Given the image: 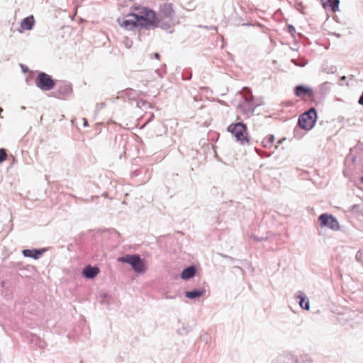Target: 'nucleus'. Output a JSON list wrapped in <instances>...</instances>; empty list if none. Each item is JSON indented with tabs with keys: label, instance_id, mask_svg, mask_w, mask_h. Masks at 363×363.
Returning <instances> with one entry per match:
<instances>
[{
	"label": "nucleus",
	"instance_id": "16",
	"mask_svg": "<svg viewBox=\"0 0 363 363\" xmlns=\"http://www.w3.org/2000/svg\"><path fill=\"white\" fill-rule=\"evenodd\" d=\"M206 293L204 289H196L191 291H186L185 296L190 299H195L203 296Z\"/></svg>",
	"mask_w": 363,
	"mask_h": 363
},
{
	"label": "nucleus",
	"instance_id": "12",
	"mask_svg": "<svg viewBox=\"0 0 363 363\" xmlns=\"http://www.w3.org/2000/svg\"><path fill=\"white\" fill-rule=\"evenodd\" d=\"M45 252V249H26L22 251V254L26 257H30L34 259H38L43 253Z\"/></svg>",
	"mask_w": 363,
	"mask_h": 363
},
{
	"label": "nucleus",
	"instance_id": "21",
	"mask_svg": "<svg viewBox=\"0 0 363 363\" xmlns=\"http://www.w3.org/2000/svg\"><path fill=\"white\" fill-rule=\"evenodd\" d=\"M289 31L293 34L295 32V28L292 26H289Z\"/></svg>",
	"mask_w": 363,
	"mask_h": 363
},
{
	"label": "nucleus",
	"instance_id": "13",
	"mask_svg": "<svg viewBox=\"0 0 363 363\" xmlns=\"http://www.w3.org/2000/svg\"><path fill=\"white\" fill-rule=\"evenodd\" d=\"M160 12L164 18H172L174 13L172 4L169 3L163 4L160 6Z\"/></svg>",
	"mask_w": 363,
	"mask_h": 363
},
{
	"label": "nucleus",
	"instance_id": "23",
	"mask_svg": "<svg viewBox=\"0 0 363 363\" xmlns=\"http://www.w3.org/2000/svg\"><path fill=\"white\" fill-rule=\"evenodd\" d=\"M350 160H351V161H354V158H353V157H351V158L347 157V158L346 159V162H348V161H349Z\"/></svg>",
	"mask_w": 363,
	"mask_h": 363
},
{
	"label": "nucleus",
	"instance_id": "18",
	"mask_svg": "<svg viewBox=\"0 0 363 363\" xmlns=\"http://www.w3.org/2000/svg\"><path fill=\"white\" fill-rule=\"evenodd\" d=\"M7 152L4 148H0V164L7 160Z\"/></svg>",
	"mask_w": 363,
	"mask_h": 363
},
{
	"label": "nucleus",
	"instance_id": "19",
	"mask_svg": "<svg viewBox=\"0 0 363 363\" xmlns=\"http://www.w3.org/2000/svg\"><path fill=\"white\" fill-rule=\"evenodd\" d=\"M125 46L128 48H131L133 43H132L131 40H129L128 39H126V40L125 42Z\"/></svg>",
	"mask_w": 363,
	"mask_h": 363
},
{
	"label": "nucleus",
	"instance_id": "3",
	"mask_svg": "<svg viewBox=\"0 0 363 363\" xmlns=\"http://www.w3.org/2000/svg\"><path fill=\"white\" fill-rule=\"evenodd\" d=\"M228 130L241 145L249 144V134L247 126L244 123H237L231 124L228 126Z\"/></svg>",
	"mask_w": 363,
	"mask_h": 363
},
{
	"label": "nucleus",
	"instance_id": "2",
	"mask_svg": "<svg viewBox=\"0 0 363 363\" xmlns=\"http://www.w3.org/2000/svg\"><path fill=\"white\" fill-rule=\"evenodd\" d=\"M118 261L127 263L131 266L133 270L138 274H144L147 271L145 260L138 255H126L118 258Z\"/></svg>",
	"mask_w": 363,
	"mask_h": 363
},
{
	"label": "nucleus",
	"instance_id": "25",
	"mask_svg": "<svg viewBox=\"0 0 363 363\" xmlns=\"http://www.w3.org/2000/svg\"><path fill=\"white\" fill-rule=\"evenodd\" d=\"M362 182H363V175H362Z\"/></svg>",
	"mask_w": 363,
	"mask_h": 363
},
{
	"label": "nucleus",
	"instance_id": "9",
	"mask_svg": "<svg viewBox=\"0 0 363 363\" xmlns=\"http://www.w3.org/2000/svg\"><path fill=\"white\" fill-rule=\"evenodd\" d=\"M295 298L298 302L299 306L306 311H309L310 307V301L307 295L303 291H298L295 294Z\"/></svg>",
	"mask_w": 363,
	"mask_h": 363
},
{
	"label": "nucleus",
	"instance_id": "15",
	"mask_svg": "<svg viewBox=\"0 0 363 363\" xmlns=\"http://www.w3.org/2000/svg\"><path fill=\"white\" fill-rule=\"evenodd\" d=\"M196 274V267L194 266H190L186 269H184L181 273V278L183 280H189L191 278L194 277Z\"/></svg>",
	"mask_w": 363,
	"mask_h": 363
},
{
	"label": "nucleus",
	"instance_id": "11",
	"mask_svg": "<svg viewBox=\"0 0 363 363\" xmlns=\"http://www.w3.org/2000/svg\"><path fill=\"white\" fill-rule=\"evenodd\" d=\"M35 24V19L33 16H30L25 18L21 23L19 32L23 33L24 30H31Z\"/></svg>",
	"mask_w": 363,
	"mask_h": 363
},
{
	"label": "nucleus",
	"instance_id": "7",
	"mask_svg": "<svg viewBox=\"0 0 363 363\" xmlns=\"http://www.w3.org/2000/svg\"><path fill=\"white\" fill-rule=\"evenodd\" d=\"M321 227L327 228L331 230L337 231L340 230V224L337 220L330 214H323L319 217Z\"/></svg>",
	"mask_w": 363,
	"mask_h": 363
},
{
	"label": "nucleus",
	"instance_id": "14",
	"mask_svg": "<svg viewBox=\"0 0 363 363\" xmlns=\"http://www.w3.org/2000/svg\"><path fill=\"white\" fill-rule=\"evenodd\" d=\"M99 273V269L97 267L86 266L82 271V274L87 279H93Z\"/></svg>",
	"mask_w": 363,
	"mask_h": 363
},
{
	"label": "nucleus",
	"instance_id": "4",
	"mask_svg": "<svg viewBox=\"0 0 363 363\" xmlns=\"http://www.w3.org/2000/svg\"><path fill=\"white\" fill-rule=\"evenodd\" d=\"M316 118V111L314 108H312L300 116L298 123L302 129L310 130L315 125Z\"/></svg>",
	"mask_w": 363,
	"mask_h": 363
},
{
	"label": "nucleus",
	"instance_id": "22",
	"mask_svg": "<svg viewBox=\"0 0 363 363\" xmlns=\"http://www.w3.org/2000/svg\"><path fill=\"white\" fill-rule=\"evenodd\" d=\"M154 56H155V57L156 59H160V55H159V53L155 52V53L154 54Z\"/></svg>",
	"mask_w": 363,
	"mask_h": 363
},
{
	"label": "nucleus",
	"instance_id": "5",
	"mask_svg": "<svg viewBox=\"0 0 363 363\" xmlns=\"http://www.w3.org/2000/svg\"><path fill=\"white\" fill-rule=\"evenodd\" d=\"M36 86L43 91H50L55 86L52 77L45 72H40L35 79Z\"/></svg>",
	"mask_w": 363,
	"mask_h": 363
},
{
	"label": "nucleus",
	"instance_id": "1",
	"mask_svg": "<svg viewBox=\"0 0 363 363\" xmlns=\"http://www.w3.org/2000/svg\"><path fill=\"white\" fill-rule=\"evenodd\" d=\"M139 28L157 27L160 23L156 13L150 9L142 8L137 14Z\"/></svg>",
	"mask_w": 363,
	"mask_h": 363
},
{
	"label": "nucleus",
	"instance_id": "8",
	"mask_svg": "<svg viewBox=\"0 0 363 363\" xmlns=\"http://www.w3.org/2000/svg\"><path fill=\"white\" fill-rule=\"evenodd\" d=\"M295 95L302 99H311L313 96V90L310 86L298 85L294 89Z\"/></svg>",
	"mask_w": 363,
	"mask_h": 363
},
{
	"label": "nucleus",
	"instance_id": "17",
	"mask_svg": "<svg viewBox=\"0 0 363 363\" xmlns=\"http://www.w3.org/2000/svg\"><path fill=\"white\" fill-rule=\"evenodd\" d=\"M274 142V136L273 135H267L262 140V143L264 147L271 148Z\"/></svg>",
	"mask_w": 363,
	"mask_h": 363
},
{
	"label": "nucleus",
	"instance_id": "10",
	"mask_svg": "<svg viewBox=\"0 0 363 363\" xmlns=\"http://www.w3.org/2000/svg\"><path fill=\"white\" fill-rule=\"evenodd\" d=\"M325 11L336 12L339 10L340 0H320Z\"/></svg>",
	"mask_w": 363,
	"mask_h": 363
},
{
	"label": "nucleus",
	"instance_id": "20",
	"mask_svg": "<svg viewBox=\"0 0 363 363\" xmlns=\"http://www.w3.org/2000/svg\"><path fill=\"white\" fill-rule=\"evenodd\" d=\"M359 104L363 106V92L362 93L359 100H358Z\"/></svg>",
	"mask_w": 363,
	"mask_h": 363
},
{
	"label": "nucleus",
	"instance_id": "24",
	"mask_svg": "<svg viewBox=\"0 0 363 363\" xmlns=\"http://www.w3.org/2000/svg\"><path fill=\"white\" fill-rule=\"evenodd\" d=\"M292 62H294L296 65H297L294 60H292Z\"/></svg>",
	"mask_w": 363,
	"mask_h": 363
},
{
	"label": "nucleus",
	"instance_id": "6",
	"mask_svg": "<svg viewBox=\"0 0 363 363\" xmlns=\"http://www.w3.org/2000/svg\"><path fill=\"white\" fill-rule=\"evenodd\" d=\"M117 21L121 27L128 30L139 28L138 18L136 13H129L125 17L118 18Z\"/></svg>",
	"mask_w": 363,
	"mask_h": 363
}]
</instances>
